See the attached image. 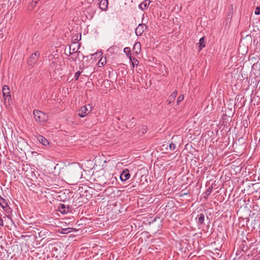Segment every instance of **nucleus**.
Masks as SVG:
<instances>
[{
  "instance_id": "obj_1",
  "label": "nucleus",
  "mask_w": 260,
  "mask_h": 260,
  "mask_svg": "<svg viewBox=\"0 0 260 260\" xmlns=\"http://www.w3.org/2000/svg\"><path fill=\"white\" fill-rule=\"evenodd\" d=\"M2 91L4 102L10 104L12 102V100L9 87L7 85H4L2 88Z\"/></svg>"
},
{
  "instance_id": "obj_2",
  "label": "nucleus",
  "mask_w": 260,
  "mask_h": 260,
  "mask_svg": "<svg viewBox=\"0 0 260 260\" xmlns=\"http://www.w3.org/2000/svg\"><path fill=\"white\" fill-rule=\"evenodd\" d=\"M39 52L38 51H36L35 53L32 54L30 57L29 58L28 60V63L30 66L32 65L37 61L39 57Z\"/></svg>"
},
{
  "instance_id": "obj_3",
  "label": "nucleus",
  "mask_w": 260,
  "mask_h": 260,
  "mask_svg": "<svg viewBox=\"0 0 260 260\" xmlns=\"http://www.w3.org/2000/svg\"><path fill=\"white\" fill-rule=\"evenodd\" d=\"M146 28L147 26L145 24H139L135 30L136 35L137 36H140Z\"/></svg>"
},
{
  "instance_id": "obj_4",
  "label": "nucleus",
  "mask_w": 260,
  "mask_h": 260,
  "mask_svg": "<svg viewBox=\"0 0 260 260\" xmlns=\"http://www.w3.org/2000/svg\"><path fill=\"white\" fill-rule=\"evenodd\" d=\"M34 118L39 123H44L48 119L47 115H35Z\"/></svg>"
},
{
  "instance_id": "obj_5",
  "label": "nucleus",
  "mask_w": 260,
  "mask_h": 260,
  "mask_svg": "<svg viewBox=\"0 0 260 260\" xmlns=\"http://www.w3.org/2000/svg\"><path fill=\"white\" fill-rule=\"evenodd\" d=\"M129 177L130 174L129 173V171L127 169H125L123 170L120 175V179L122 181H126L128 179Z\"/></svg>"
},
{
  "instance_id": "obj_6",
  "label": "nucleus",
  "mask_w": 260,
  "mask_h": 260,
  "mask_svg": "<svg viewBox=\"0 0 260 260\" xmlns=\"http://www.w3.org/2000/svg\"><path fill=\"white\" fill-rule=\"evenodd\" d=\"M108 0H100L99 7L103 10L106 11L108 9Z\"/></svg>"
},
{
  "instance_id": "obj_7",
  "label": "nucleus",
  "mask_w": 260,
  "mask_h": 260,
  "mask_svg": "<svg viewBox=\"0 0 260 260\" xmlns=\"http://www.w3.org/2000/svg\"><path fill=\"white\" fill-rule=\"evenodd\" d=\"M37 138L39 142L42 144L43 145L45 146H47L49 145V143L48 141L44 137L41 135H39L37 137Z\"/></svg>"
},
{
  "instance_id": "obj_8",
  "label": "nucleus",
  "mask_w": 260,
  "mask_h": 260,
  "mask_svg": "<svg viewBox=\"0 0 260 260\" xmlns=\"http://www.w3.org/2000/svg\"><path fill=\"white\" fill-rule=\"evenodd\" d=\"M150 2H151L149 0H145L139 5V7L142 10L146 9L149 5Z\"/></svg>"
},
{
  "instance_id": "obj_9",
  "label": "nucleus",
  "mask_w": 260,
  "mask_h": 260,
  "mask_svg": "<svg viewBox=\"0 0 260 260\" xmlns=\"http://www.w3.org/2000/svg\"><path fill=\"white\" fill-rule=\"evenodd\" d=\"M177 91L174 90L173 93L169 96V99L167 101L168 104H171L172 102H173L177 96Z\"/></svg>"
},
{
  "instance_id": "obj_10",
  "label": "nucleus",
  "mask_w": 260,
  "mask_h": 260,
  "mask_svg": "<svg viewBox=\"0 0 260 260\" xmlns=\"http://www.w3.org/2000/svg\"><path fill=\"white\" fill-rule=\"evenodd\" d=\"M61 168L57 164L53 168V170L52 171L51 173L53 174L54 176H58L60 174Z\"/></svg>"
},
{
  "instance_id": "obj_11",
  "label": "nucleus",
  "mask_w": 260,
  "mask_h": 260,
  "mask_svg": "<svg viewBox=\"0 0 260 260\" xmlns=\"http://www.w3.org/2000/svg\"><path fill=\"white\" fill-rule=\"evenodd\" d=\"M62 170H63V172L66 171L67 173H69L70 174V175L71 176H72L73 177H77L81 178L82 176V174H80L79 175L77 176L76 174H74L72 171V169L71 168H67V167H65L64 168H62Z\"/></svg>"
},
{
  "instance_id": "obj_12",
  "label": "nucleus",
  "mask_w": 260,
  "mask_h": 260,
  "mask_svg": "<svg viewBox=\"0 0 260 260\" xmlns=\"http://www.w3.org/2000/svg\"><path fill=\"white\" fill-rule=\"evenodd\" d=\"M198 45H199L200 51L205 47V37H202L200 39L199 43L198 44Z\"/></svg>"
},
{
  "instance_id": "obj_13",
  "label": "nucleus",
  "mask_w": 260,
  "mask_h": 260,
  "mask_svg": "<svg viewBox=\"0 0 260 260\" xmlns=\"http://www.w3.org/2000/svg\"><path fill=\"white\" fill-rule=\"evenodd\" d=\"M91 107L90 105L82 107L80 109L81 114H87V112L89 111V109L91 110Z\"/></svg>"
},
{
  "instance_id": "obj_14",
  "label": "nucleus",
  "mask_w": 260,
  "mask_h": 260,
  "mask_svg": "<svg viewBox=\"0 0 260 260\" xmlns=\"http://www.w3.org/2000/svg\"><path fill=\"white\" fill-rule=\"evenodd\" d=\"M133 50H136L135 52L136 53L140 52L141 50V44L139 42H137L135 44Z\"/></svg>"
},
{
  "instance_id": "obj_15",
  "label": "nucleus",
  "mask_w": 260,
  "mask_h": 260,
  "mask_svg": "<svg viewBox=\"0 0 260 260\" xmlns=\"http://www.w3.org/2000/svg\"><path fill=\"white\" fill-rule=\"evenodd\" d=\"M124 52L125 53V54L127 55L128 57L130 59V60H132L131 58V51L129 47H125L124 49Z\"/></svg>"
},
{
  "instance_id": "obj_16",
  "label": "nucleus",
  "mask_w": 260,
  "mask_h": 260,
  "mask_svg": "<svg viewBox=\"0 0 260 260\" xmlns=\"http://www.w3.org/2000/svg\"><path fill=\"white\" fill-rule=\"evenodd\" d=\"M204 220V215L203 214H200L198 215V222L202 224Z\"/></svg>"
},
{
  "instance_id": "obj_17",
  "label": "nucleus",
  "mask_w": 260,
  "mask_h": 260,
  "mask_svg": "<svg viewBox=\"0 0 260 260\" xmlns=\"http://www.w3.org/2000/svg\"><path fill=\"white\" fill-rule=\"evenodd\" d=\"M71 229L70 228H67V229H62L61 230V233L62 234H67L71 232Z\"/></svg>"
},
{
  "instance_id": "obj_18",
  "label": "nucleus",
  "mask_w": 260,
  "mask_h": 260,
  "mask_svg": "<svg viewBox=\"0 0 260 260\" xmlns=\"http://www.w3.org/2000/svg\"><path fill=\"white\" fill-rule=\"evenodd\" d=\"M81 72H80V71H78L75 74V75H74V78H75V80H78V79H79V77L80 76V75H81Z\"/></svg>"
},
{
  "instance_id": "obj_19",
  "label": "nucleus",
  "mask_w": 260,
  "mask_h": 260,
  "mask_svg": "<svg viewBox=\"0 0 260 260\" xmlns=\"http://www.w3.org/2000/svg\"><path fill=\"white\" fill-rule=\"evenodd\" d=\"M183 99H184V95L183 94L180 95L177 99V104H179L180 102H181V101H182L183 100Z\"/></svg>"
},
{
  "instance_id": "obj_20",
  "label": "nucleus",
  "mask_w": 260,
  "mask_h": 260,
  "mask_svg": "<svg viewBox=\"0 0 260 260\" xmlns=\"http://www.w3.org/2000/svg\"><path fill=\"white\" fill-rule=\"evenodd\" d=\"M170 149L171 150H173L175 149L176 146L175 144H174L173 142H171L169 145Z\"/></svg>"
},
{
  "instance_id": "obj_21",
  "label": "nucleus",
  "mask_w": 260,
  "mask_h": 260,
  "mask_svg": "<svg viewBox=\"0 0 260 260\" xmlns=\"http://www.w3.org/2000/svg\"><path fill=\"white\" fill-rule=\"evenodd\" d=\"M139 63L138 60L136 58H133V61H132L133 67L134 68L135 64L137 65Z\"/></svg>"
},
{
  "instance_id": "obj_22",
  "label": "nucleus",
  "mask_w": 260,
  "mask_h": 260,
  "mask_svg": "<svg viewBox=\"0 0 260 260\" xmlns=\"http://www.w3.org/2000/svg\"><path fill=\"white\" fill-rule=\"evenodd\" d=\"M255 14L258 15L260 14V7H257L255 8V10L254 12Z\"/></svg>"
},
{
  "instance_id": "obj_23",
  "label": "nucleus",
  "mask_w": 260,
  "mask_h": 260,
  "mask_svg": "<svg viewBox=\"0 0 260 260\" xmlns=\"http://www.w3.org/2000/svg\"><path fill=\"white\" fill-rule=\"evenodd\" d=\"M106 58H105L103 60V59L101 58L99 62V63H101L102 66H104L106 64Z\"/></svg>"
},
{
  "instance_id": "obj_24",
  "label": "nucleus",
  "mask_w": 260,
  "mask_h": 260,
  "mask_svg": "<svg viewBox=\"0 0 260 260\" xmlns=\"http://www.w3.org/2000/svg\"><path fill=\"white\" fill-rule=\"evenodd\" d=\"M141 128L142 129V133L143 134L146 132L147 127L146 126H142Z\"/></svg>"
},
{
  "instance_id": "obj_25",
  "label": "nucleus",
  "mask_w": 260,
  "mask_h": 260,
  "mask_svg": "<svg viewBox=\"0 0 260 260\" xmlns=\"http://www.w3.org/2000/svg\"><path fill=\"white\" fill-rule=\"evenodd\" d=\"M39 113H42V114H44V113L38 110H35L33 112V114H39Z\"/></svg>"
},
{
  "instance_id": "obj_26",
  "label": "nucleus",
  "mask_w": 260,
  "mask_h": 260,
  "mask_svg": "<svg viewBox=\"0 0 260 260\" xmlns=\"http://www.w3.org/2000/svg\"><path fill=\"white\" fill-rule=\"evenodd\" d=\"M70 50H71V47L70 48ZM77 51V50H76V49H73L72 50V52H71V51H70V54H73L75 52H76Z\"/></svg>"
},
{
  "instance_id": "obj_27",
  "label": "nucleus",
  "mask_w": 260,
  "mask_h": 260,
  "mask_svg": "<svg viewBox=\"0 0 260 260\" xmlns=\"http://www.w3.org/2000/svg\"><path fill=\"white\" fill-rule=\"evenodd\" d=\"M39 1L40 0H32V3L34 4V5L35 6Z\"/></svg>"
},
{
  "instance_id": "obj_28",
  "label": "nucleus",
  "mask_w": 260,
  "mask_h": 260,
  "mask_svg": "<svg viewBox=\"0 0 260 260\" xmlns=\"http://www.w3.org/2000/svg\"><path fill=\"white\" fill-rule=\"evenodd\" d=\"M0 225H3V220L1 218H0Z\"/></svg>"
},
{
  "instance_id": "obj_29",
  "label": "nucleus",
  "mask_w": 260,
  "mask_h": 260,
  "mask_svg": "<svg viewBox=\"0 0 260 260\" xmlns=\"http://www.w3.org/2000/svg\"><path fill=\"white\" fill-rule=\"evenodd\" d=\"M80 115V116L81 117H84L85 116V115H82V114H81V115Z\"/></svg>"
}]
</instances>
